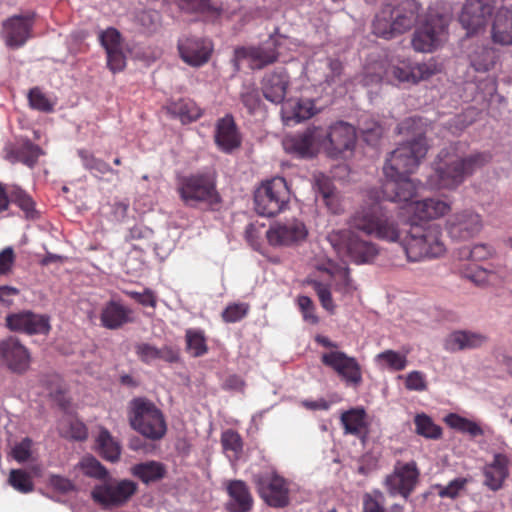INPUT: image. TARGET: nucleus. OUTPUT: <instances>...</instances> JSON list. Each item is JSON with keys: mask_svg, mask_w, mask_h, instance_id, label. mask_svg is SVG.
I'll return each instance as SVG.
<instances>
[{"mask_svg": "<svg viewBox=\"0 0 512 512\" xmlns=\"http://www.w3.org/2000/svg\"><path fill=\"white\" fill-rule=\"evenodd\" d=\"M428 149L427 139L423 133H418L399 144L386 159L383 166L384 176L393 177L413 173L426 157Z\"/></svg>", "mask_w": 512, "mask_h": 512, "instance_id": "nucleus-4", "label": "nucleus"}, {"mask_svg": "<svg viewBox=\"0 0 512 512\" xmlns=\"http://www.w3.org/2000/svg\"><path fill=\"white\" fill-rule=\"evenodd\" d=\"M99 39L106 51L109 69L113 73L121 71L126 65V58L122 51L120 33L114 28H108L100 33Z\"/></svg>", "mask_w": 512, "mask_h": 512, "instance_id": "nucleus-23", "label": "nucleus"}, {"mask_svg": "<svg viewBox=\"0 0 512 512\" xmlns=\"http://www.w3.org/2000/svg\"><path fill=\"white\" fill-rule=\"evenodd\" d=\"M42 154L43 151L38 145L31 141H26L19 148L10 150L6 158L11 163L22 162L29 167H33Z\"/></svg>", "mask_w": 512, "mask_h": 512, "instance_id": "nucleus-38", "label": "nucleus"}, {"mask_svg": "<svg viewBox=\"0 0 512 512\" xmlns=\"http://www.w3.org/2000/svg\"><path fill=\"white\" fill-rule=\"evenodd\" d=\"M79 157L82 160L84 167L90 171H95L99 174L113 173L118 174V171L112 169L105 161L96 158L87 150H79Z\"/></svg>", "mask_w": 512, "mask_h": 512, "instance_id": "nucleus-47", "label": "nucleus"}, {"mask_svg": "<svg viewBox=\"0 0 512 512\" xmlns=\"http://www.w3.org/2000/svg\"><path fill=\"white\" fill-rule=\"evenodd\" d=\"M470 65L476 72H487L495 64V52L487 46H478L470 54Z\"/></svg>", "mask_w": 512, "mask_h": 512, "instance_id": "nucleus-42", "label": "nucleus"}, {"mask_svg": "<svg viewBox=\"0 0 512 512\" xmlns=\"http://www.w3.org/2000/svg\"><path fill=\"white\" fill-rule=\"evenodd\" d=\"M482 228L481 215L471 209L453 213L446 220V231L455 241H467L478 235Z\"/></svg>", "mask_w": 512, "mask_h": 512, "instance_id": "nucleus-14", "label": "nucleus"}, {"mask_svg": "<svg viewBox=\"0 0 512 512\" xmlns=\"http://www.w3.org/2000/svg\"><path fill=\"white\" fill-rule=\"evenodd\" d=\"M292 116L296 122L309 119L315 113L314 101L311 99H299L293 106Z\"/></svg>", "mask_w": 512, "mask_h": 512, "instance_id": "nucleus-54", "label": "nucleus"}, {"mask_svg": "<svg viewBox=\"0 0 512 512\" xmlns=\"http://www.w3.org/2000/svg\"><path fill=\"white\" fill-rule=\"evenodd\" d=\"M484 163L483 154L461 156L453 145L445 147L434 160L436 185L438 188L456 189Z\"/></svg>", "mask_w": 512, "mask_h": 512, "instance_id": "nucleus-2", "label": "nucleus"}, {"mask_svg": "<svg viewBox=\"0 0 512 512\" xmlns=\"http://www.w3.org/2000/svg\"><path fill=\"white\" fill-rule=\"evenodd\" d=\"M285 150L302 158H311L322 148L319 126H309L302 133L286 137L283 141Z\"/></svg>", "mask_w": 512, "mask_h": 512, "instance_id": "nucleus-18", "label": "nucleus"}, {"mask_svg": "<svg viewBox=\"0 0 512 512\" xmlns=\"http://www.w3.org/2000/svg\"><path fill=\"white\" fill-rule=\"evenodd\" d=\"M0 358L10 371L17 374L25 373L31 362L28 349L14 336L0 341Z\"/></svg>", "mask_w": 512, "mask_h": 512, "instance_id": "nucleus-15", "label": "nucleus"}, {"mask_svg": "<svg viewBox=\"0 0 512 512\" xmlns=\"http://www.w3.org/2000/svg\"><path fill=\"white\" fill-rule=\"evenodd\" d=\"M468 479L464 477L455 478L447 485L437 484L435 489L441 498L456 499L466 491Z\"/></svg>", "mask_w": 512, "mask_h": 512, "instance_id": "nucleus-46", "label": "nucleus"}, {"mask_svg": "<svg viewBox=\"0 0 512 512\" xmlns=\"http://www.w3.org/2000/svg\"><path fill=\"white\" fill-rule=\"evenodd\" d=\"M180 56L189 65L201 66L208 62L212 49L200 39L187 38L178 44Z\"/></svg>", "mask_w": 512, "mask_h": 512, "instance_id": "nucleus-29", "label": "nucleus"}, {"mask_svg": "<svg viewBox=\"0 0 512 512\" xmlns=\"http://www.w3.org/2000/svg\"><path fill=\"white\" fill-rule=\"evenodd\" d=\"M446 424L460 432L468 433L471 436H480L483 434L482 428L476 423L457 414L450 413L445 417Z\"/></svg>", "mask_w": 512, "mask_h": 512, "instance_id": "nucleus-45", "label": "nucleus"}, {"mask_svg": "<svg viewBox=\"0 0 512 512\" xmlns=\"http://www.w3.org/2000/svg\"><path fill=\"white\" fill-rule=\"evenodd\" d=\"M315 188L317 191V200L321 199L331 213H340L341 204L339 195L332 180L324 174H317L315 175Z\"/></svg>", "mask_w": 512, "mask_h": 512, "instance_id": "nucleus-34", "label": "nucleus"}, {"mask_svg": "<svg viewBox=\"0 0 512 512\" xmlns=\"http://www.w3.org/2000/svg\"><path fill=\"white\" fill-rule=\"evenodd\" d=\"M259 496L270 507L284 508L289 505V488L284 478L274 472H260L252 477Z\"/></svg>", "mask_w": 512, "mask_h": 512, "instance_id": "nucleus-10", "label": "nucleus"}, {"mask_svg": "<svg viewBox=\"0 0 512 512\" xmlns=\"http://www.w3.org/2000/svg\"><path fill=\"white\" fill-rule=\"evenodd\" d=\"M182 201L190 207L204 204L208 209L217 211L222 197L216 189V179L212 174L199 173L184 177L178 187Z\"/></svg>", "mask_w": 512, "mask_h": 512, "instance_id": "nucleus-6", "label": "nucleus"}, {"mask_svg": "<svg viewBox=\"0 0 512 512\" xmlns=\"http://www.w3.org/2000/svg\"><path fill=\"white\" fill-rule=\"evenodd\" d=\"M215 142L224 152H231L240 146V135L237 131L234 118L231 115H226L218 120L215 132Z\"/></svg>", "mask_w": 512, "mask_h": 512, "instance_id": "nucleus-28", "label": "nucleus"}, {"mask_svg": "<svg viewBox=\"0 0 512 512\" xmlns=\"http://www.w3.org/2000/svg\"><path fill=\"white\" fill-rule=\"evenodd\" d=\"M32 440L29 437L17 443L11 452L12 457L19 463L27 461L31 456Z\"/></svg>", "mask_w": 512, "mask_h": 512, "instance_id": "nucleus-63", "label": "nucleus"}, {"mask_svg": "<svg viewBox=\"0 0 512 512\" xmlns=\"http://www.w3.org/2000/svg\"><path fill=\"white\" fill-rule=\"evenodd\" d=\"M447 20L442 15H430L425 23L417 28L412 36L411 44L418 52L429 53L437 49L445 40Z\"/></svg>", "mask_w": 512, "mask_h": 512, "instance_id": "nucleus-11", "label": "nucleus"}, {"mask_svg": "<svg viewBox=\"0 0 512 512\" xmlns=\"http://www.w3.org/2000/svg\"><path fill=\"white\" fill-rule=\"evenodd\" d=\"M128 420L132 429L149 440H160L167 431L162 411L152 401L143 397L131 400Z\"/></svg>", "mask_w": 512, "mask_h": 512, "instance_id": "nucleus-5", "label": "nucleus"}, {"mask_svg": "<svg viewBox=\"0 0 512 512\" xmlns=\"http://www.w3.org/2000/svg\"><path fill=\"white\" fill-rule=\"evenodd\" d=\"M495 9L496 0H466L458 17L466 35L484 32Z\"/></svg>", "mask_w": 512, "mask_h": 512, "instance_id": "nucleus-12", "label": "nucleus"}, {"mask_svg": "<svg viewBox=\"0 0 512 512\" xmlns=\"http://www.w3.org/2000/svg\"><path fill=\"white\" fill-rule=\"evenodd\" d=\"M289 85V76L284 68H277L265 74L261 81V89L266 100L273 104L284 101Z\"/></svg>", "mask_w": 512, "mask_h": 512, "instance_id": "nucleus-22", "label": "nucleus"}, {"mask_svg": "<svg viewBox=\"0 0 512 512\" xmlns=\"http://www.w3.org/2000/svg\"><path fill=\"white\" fill-rule=\"evenodd\" d=\"M417 185L409 175L385 177L382 184L383 197L391 202L406 203L416 195Z\"/></svg>", "mask_w": 512, "mask_h": 512, "instance_id": "nucleus-21", "label": "nucleus"}, {"mask_svg": "<svg viewBox=\"0 0 512 512\" xmlns=\"http://www.w3.org/2000/svg\"><path fill=\"white\" fill-rule=\"evenodd\" d=\"M419 477L415 462L396 466L394 472L385 479V486L391 495H401L407 499L414 490Z\"/></svg>", "mask_w": 512, "mask_h": 512, "instance_id": "nucleus-17", "label": "nucleus"}, {"mask_svg": "<svg viewBox=\"0 0 512 512\" xmlns=\"http://www.w3.org/2000/svg\"><path fill=\"white\" fill-rule=\"evenodd\" d=\"M241 101L250 114L254 113L261 103L258 90L254 87H247L245 91L241 93Z\"/></svg>", "mask_w": 512, "mask_h": 512, "instance_id": "nucleus-62", "label": "nucleus"}, {"mask_svg": "<svg viewBox=\"0 0 512 512\" xmlns=\"http://www.w3.org/2000/svg\"><path fill=\"white\" fill-rule=\"evenodd\" d=\"M414 424L415 432L426 439L438 440L442 436V428L425 413L417 414Z\"/></svg>", "mask_w": 512, "mask_h": 512, "instance_id": "nucleus-44", "label": "nucleus"}, {"mask_svg": "<svg viewBox=\"0 0 512 512\" xmlns=\"http://www.w3.org/2000/svg\"><path fill=\"white\" fill-rule=\"evenodd\" d=\"M178 6L187 13L216 11L211 7L209 0H178Z\"/></svg>", "mask_w": 512, "mask_h": 512, "instance_id": "nucleus-60", "label": "nucleus"}, {"mask_svg": "<svg viewBox=\"0 0 512 512\" xmlns=\"http://www.w3.org/2000/svg\"><path fill=\"white\" fill-rule=\"evenodd\" d=\"M137 484L128 479L118 480L112 476L95 485L91 497L104 509H113L125 505L136 493Z\"/></svg>", "mask_w": 512, "mask_h": 512, "instance_id": "nucleus-8", "label": "nucleus"}, {"mask_svg": "<svg viewBox=\"0 0 512 512\" xmlns=\"http://www.w3.org/2000/svg\"><path fill=\"white\" fill-rule=\"evenodd\" d=\"M137 21L145 32L154 33L161 26V15L156 10H145L138 14Z\"/></svg>", "mask_w": 512, "mask_h": 512, "instance_id": "nucleus-52", "label": "nucleus"}, {"mask_svg": "<svg viewBox=\"0 0 512 512\" xmlns=\"http://www.w3.org/2000/svg\"><path fill=\"white\" fill-rule=\"evenodd\" d=\"M96 452L106 461L115 463L120 459L121 446L106 428H101L95 439Z\"/></svg>", "mask_w": 512, "mask_h": 512, "instance_id": "nucleus-36", "label": "nucleus"}, {"mask_svg": "<svg viewBox=\"0 0 512 512\" xmlns=\"http://www.w3.org/2000/svg\"><path fill=\"white\" fill-rule=\"evenodd\" d=\"M450 210V205L437 198H426L414 202L413 217L421 222H430L431 220L444 216Z\"/></svg>", "mask_w": 512, "mask_h": 512, "instance_id": "nucleus-33", "label": "nucleus"}, {"mask_svg": "<svg viewBox=\"0 0 512 512\" xmlns=\"http://www.w3.org/2000/svg\"><path fill=\"white\" fill-rule=\"evenodd\" d=\"M249 311L247 303H232L229 304L222 312L221 316L226 323H235L242 320Z\"/></svg>", "mask_w": 512, "mask_h": 512, "instance_id": "nucleus-55", "label": "nucleus"}, {"mask_svg": "<svg viewBox=\"0 0 512 512\" xmlns=\"http://www.w3.org/2000/svg\"><path fill=\"white\" fill-rule=\"evenodd\" d=\"M100 320L107 329H119L125 324L134 322L133 311L120 302L111 300L103 307Z\"/></svg>", "mask_w": 512, "mask_h": 512, "instance_id": "nucleus-27", "label": "nucleus"}, {"mask_svg": "<svg viewBox=\"0 0 512 512\" xmlns=\"http://www.w3.org/2000/svg\"><path fill=\"white\" fill-rule=\"evenodd\" d=\"M394 6L387 4L375 16L373 21V32L384 39L394 38Z\"/></svg>", "mask_w": 512, "mask_h": 512, "instance_id": "nucleus-40", "label": "nucleus"}, {"mask_svg": "<svg viewBox=\"0 0 512 512\" xmlns=\"http://www.w3.org/2000/svg\"><path fill=\"white\" fill-rule=\"evenodd\" d=\"M348 226L347 229L331 231L327 240L339 255L348 257L356 264L370 263L379 253L377 245L362 239L357 231L388 242L400 240L396 221L378 202L357 209L350 216Z\"/></svg>", "mask_w": 512, "mask_h": 512, "instance_id": "nucleus-1", "label": "nucleus"}, {"mask_svg": "<svg viewBox=\"0 0 512 512\" xmlns=\"http://www.w3.org/2000/svg\"><path fill=\"white\" fill-rule=\"evenodd\" d=\"M187 350L194 357L202 356L207 351L205 338L201 332L188 330L186 333Z\"/></svg>", "mask_w": 512, "mask_h": 512, "instance_id": "nucleus-51", "label": "nucleus"}, {"mask_svg": "<svg viewBox=\"0 0 512 512\" xmlns=\"http://www.w3.org/2000/svg\"><path fill=\"white\" fill-rule=\"evenodd\" d=\"M221 444L225 451H231L237 457L242 451V439L240 435L233 430H226L222 433Z\"/></svg>", "mask_w": 512, "mask_h": 512, "instance_id": "nucleus-57", "label": "nucleus"}, {"mask_svg": "<svg viewBox=\"0 0 512 512\" xmlns=\"http://www.w3.org/2000/svg\"><path fill=\"white\" fill-rule=\"evenodd\" d=\"M168 111L178 117L182 123H190L197 120L201 115V109L196 103L189 99H180L168 106Z\"/></svg>", "mask_w": 512, "mask_h": 512, "instance_id": "nucleus-41", "label": "nucleus"}, {"mask_svg": "<svg viewBox=\"0 0 512 512\" xmlns=\"http://www.w3.org/2000/svg\"><path fill=\"white\" fill-rule=\"evenodd\" d=\"M420 4L416 0H403L394 6V37L410 30L417 22Z\"/></svg>", "mask_w": 512, "mask_h": 512, "instance_id": "nucleus-26", "label": "nucleus"}, {"mask_svg": "<svg viewBox=\"0 0 512 512\" xmlns=\"http://www.w3.org/2000/svg\"><path fill=\"white\" fill-rule=\"evenodd\" d=\"M492 255V249L485 244H477L472 248H464L461 251V258L473 261H482Z\"/></svg>", "mask_w": 512, "mask_h": 512, "instance_id": "nucleus-58", "label": "nucleus"}, {"mask_svg": "<svg viewBox=\"0 0 512 512\" xmlns=\"http://www.w3.org/2000/svg\"><path fill=\"white\" fill-rule=\"evenodd\" d=\"M230 497L227 503L229 512H249L253 506V498L249 487L242 480H231L227 486Z\"/></svg>", "mask_w": 512, "mask_h": 512, "instance_id": "nucleus-32", "label": "nucleus"}, {"mask_svg": "<svg viewBox=\"0 0 512 512\" xmlns=\"http://www.w3.org/2000/svg\"><path fill=\"white\" fill-rule=\"evenodd\" d=\"M279 41L276 35H270L269 39L258 46H242L234 50L232 59L236 71L240 70V62L248 61L249 68L261 70L278 61Z\"/></svg>", "mask_w": 512, "mask_h": 512, "instance_id": "nucleus-9", "label": "nucleus"}, {"mask_svg": "<svg viewBox=\"0 0 512 512\" xmlns=\"http://www.w3.org/2000/svg\"><path fill=\"white\" fill-rule=\"evenodd\" d=\"M289 201L290 190L283 177L263 182L254 193L255 210L260 216H276L287 208Z\"/></svg>", "mask_w": 512, "mask_h": 512, "instance_id": "nucleus-7", "label": "nucleus"}, {"mask_svg": "<svg viewBox=\"0 0 512 512\" xmlns=\"http://www.w3.org/2000/svg\"><path fill=\"white\" fill-rule=\"evenodd\" d=\"M404 251L409 261L442 256L446 247L442 241L441 228L436 223L410 221Z\"/></svg>", "mask_w": 512, "mask_h": 512, "instance_id": "nucleus-3", "label": "nucleus"}, {"mask_svg": "<svg viewBox=\"0 0 512 512\" xmlns=\"http://www.w3.org/2000/svg\"><path fill=\"white\" fill-rule=\"evenodd\" d=\"M131 472L143 483L149 484L164 478L166 474V468L164 464L160 462L147 461L132 466Z\"/></svg>", "mask_w": 512, "mask_h": 512, "instance_id": "nucleus-39", "label": "nucleus"}, {"mask_svg": "<svg viewBox=\"0 0 512 512\" xmlns=\"http://www.w3.org/2000/svg\"><path fill=\"white\" fill-rule=\"evenodd\" d=\"M50 318L47 315L24 310L18 313H9L5 317L6 327L13 332L33 334H47L50 330Z\"/></svg>", "mask_w": 512, "mask_h": 512, "instance_id": "nucleus-16", "label": "nucleus"}, {"mask_svg": "<svg viewBox=\"0 0 512 512\" xmlns=\"http://www.w3.org/2000/svg\"><path fill=\"white\" fill-rule=\"evenodd\" d=\"M377 358L385 361L387 366L395 371H401L407 365L406 356L393 350H386L378 354Z\"/></svg>", "mask_w": 512, "mask_h": 512, "instance_id": "nucleus-56", "label": "nucleus"}, {"mask_svg": "<svg viewBox=\"0 0 512 512\" xmlns=\"http://www.w3.org/2000/svg\"><path fill=\"white\" fill-rule=\"evenodd\" d=\"M492 41L502 46L512 45V6L499 8L494 16Z\"/></svg>", "mask_w": 512, "mask_h": 512, "instance_id": "nucleus-30", "label": "nucleus"}, {"mask_svg": "<svg viewBox=\"0 0 512 512\" xmlns=\"http://www.w3.org/2000/svg\"><path fill=\"white\" fill-rule=\"evenodd\" d=\"M488 342V336L471 330H457L446 339V348L452 352L477 349Z\"/></svg>", "mask_w": 512, "mask_h": 512, "instance_id": "nucleus-31", "label": "nucleus"}, {"mask_svg": "<svg viewBox=\"0 0 512 512\" xmlns=\"http://www.w3.org/2000/svg\"><path fill=\"white\" fill-rule=\"evenodd\" d=\"M9 202L17 204L18 207L26 213L27 217H34L36 212L34 209L35 203L32 198L20 187H11Z\"/></svg>", "mask_w": 512, "mask_h": 512, "instance_id": "nucleus-48", "label": "nucleus"}, {"mask_svg": "<svg viewBox=\"0 0 512 512\" xmlns=\"http://www.w3.org/2000/svg\"><path fill=\"white\" fill-rule=\"evenodd\" d=\"M366 412L363 408H353L341 414V422L346 434L364 438L366 436Z\"/></svg>", "mask_w": 512, "mask_h": 512, "instance_id": "nucleus-37", "label": "nucleus"}, {"mask_svg": "<svg viewBox=\"0 0 512 512\" xmlns=\"http://www.w3.org/2000/svg\"><path fill=\"white\" fill-rule=\"evenodd\" d=\"M9 484L21 493H29L34 490V484L29 473L21 469H12L8 478Z\"/></svg>", "mask_w": 512, "mask_h": 512, "instance_id": "nucleus-49", "label": "nucleus"}, {"mask_svg": "<svg viewBox=\"0 0 512 512\" xmlns=\"http://www.w3.org/2000/svg\"><path fill=\"white\" fill-rule=\"evenodd\" d=\"M48 483L54 490L62 494L76 490V485L70 479L60 475H50Z\"/></svg>", "mask_w": 512, "mask_h": 512, "instance_id": "nucleus-64", "label": "nucleus"}, {"mask_svg": "<svg viewBox=\"0 0 512 512\" xmlns=\"http://www.w3.org/2000/svg\"><path fill=\"white\" fill-rule=\"evenodd\" d=\"M129 237L138 243L133 244L135 249L146 250L153 244V231L143 225H135L130 229Z\"/></svg>", "mask_w": 512, "mask_h": 512, "instance_id": "nucleus-50", "label": "nucleus"}, {"mask_svg": "<svg viewBox=\"0 0 512 512\" xmlns=\"http://www.w3.org/2000/svg\"><path fill=\"white\" fill-rule=\"evenodd\" d=\"M384 495L380 491L365 494L363 499V512H386L383 506Z\"/></svg>", "mask_w": 512, "mask_h": 512, "instance_id": "nucleus-59", "label": "nucleus"}, {"mask_svg": "<svg viewBox=\"0 0 512 512\" xmlns=\"http://www.w3.org/2000/svg\"><path fill=\"white\" fill-rule=\"evenodd\" d=\"M28 98L31 107L34 109L43 112H50L53 110L52 104L38 88L31 89L28 94Z\"/></svg>", "mask_w": 512, "mask_h": 512, "instance_id": "nucleus-61", "label": "nucleus"}, {"mask_svg": "<svg viewBox=\"0 0 512 512\" xmlns=\"http://www.w3.org/2000/svg\"><path fill=\"white\" fill-rule=\"evenodd\" d=\"M32 18L13 16L3 23V37L10 47L22 46L29 37Z\"/></svg>", "mask_w": 512, "mask_h": 512, "instance_id": "nucleus-24", "label": "nucleus"}, {"mask_svg": "<svg viewBox=\"0 0 512 512\" xmlns=\"http://www.w3.org/2000/svg\"><path fill=\"white\" fill-rule=\"evenodd\" d=\"M75 468L81 470L85 476L97 479L101 482H104L111 476L101 462L92 455L84 456Z\"/></svg>", "mask_w": 512, "mask_h": 512, "instance_id": "nucleus-43", "label": "nucleus"}, {"mask_svg": "<svg viewBox=\"0 0 512 512\" xmlns=\"http://www.w3.org/2000/svg\"><path fill=\"white\" fill-rule=\"evenodd\" d=\"M322 148L332 157L352 150L356 143L355 128L347 122H337L328 129L319 126Z\"/></svg>", "mask_w": 512, "mask_h": 512, "instance_id": "nucleus-13", "label": "nucleus"}, {"mask_svg": "<svg viewBox=\"0 0 512 512\" xmlns=\"http://www.w3.org/2000/svg\"><path fill=\"white\" fill-rule=\"evenodd\" d=\"M322 363L332 368L339 376L348 383L358 385L362 381L360 365L354 357H350L341 351L324 353L321 357Z\"/></svg>", "mask_w": 512, "mask_h": 512, "instance_id": "nucleus-19", "label": "nucleus"}, {"mask_svg": "<svg viewBox=\"0 0 512 512\" xmlns=\"http://www.w3.org/2000/svg\"><path fill=\"white\" fill-rule=\"evenodd\" d=\"M508 458L503 454H495L493 462L484 469V484L496 491L503 485L508 476Z\"/></svg>", "mask_w": 512, "mask_h": 512, "instance_id": "nucleus-35", "label": "nucleus"}, {"mask_svg": "<svg viewBox=\"0 0 512 512\" xmlns=\"http://www.w3.org/2000/svg\"><path fill=\"white\" fill-rule=\"evenodd\" d=\"M307 283L315 290L322 307L330 313H333L335 310V304L329 287L317 280H307Z\"/></svg>", "mask_w": 512, "mask_h": 512, "instance_id": "nucleus-53", "label": "nucleus"}, {"mask_svg": "<svg viewBox=\"0 0 512 512\" xmlns=\"http://www.w3.org/2000/svg\"><path fill=\"white\" fill-rule=\"evenodd\" d=\"M266 234L271 245L290 246L303 241L307 236V229L303 222L294 219L271 226Z\"/></svg>", "mask_w": 512, "mask_h": 512, "instance_id": "nucleus-20", "label": "nucleus"}, {"mask_svg": "<svg viewBox=\"0 0 512 512\" xmlns=\"http://www.w3.org/2000/svg\"><path fill=\"white\" fill-rule=\"evenodd\" d=\"M435 73V66L427 63L407 64L392 66L387 71L398 82L416 84L421 80L429 78Z\"/></svg>", "mask_w": 512, "mask_h": 512, "instance_id": "nucleus-25", "label": "nucleus"}]
</instances>
